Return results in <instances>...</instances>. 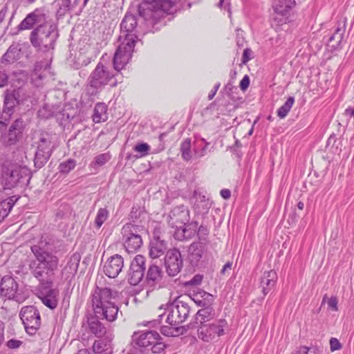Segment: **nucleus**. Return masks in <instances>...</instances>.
<instances>
[{
    "label": "nucleus",
    "mask_w": 354,
    "mask_h": 354,
    "mask_svg": "<svg viewBox=\"0 0 354 354\" xmlns=\"http://www.w3.org/2000/svg\"><path fill=\"white\" fill-rule=\"evenodd\" d=\"M31 251L35 259L30 261L29 270L39 281L37 288V297L46 307L54 310L57 308L59 301V290L53 288L59 259L39 245H34L31 247Z\"/></svg>",
    "instance_id": "nucleus-1"
},
{
    "label": "nucleus",
    "mask_w": 354,
    "mask_h": 354,
    "mask_svg": "<svg viewBox=\"0 0 354 354\" xmlns=\"http://www.w3.org/2000/svg\"><path fill=\"white\" fill-rule=\"evenodd\" d=\"M138 26V19L134 15L126 14L122 19L120 28L123 35L120 36V39L124 37L123 41L118 46L113 58V66L117 72H120L129 63L132 57L138 36L135 31Z\"/></svg>",
    "instance_id": "nucleus-2"
},
{
    "label": "nucleus",
    "mask_w": 354,
    "mask_h": 354,
    "mask_svg": "<svg viewBox=\"0 0 354 354\" xmlns=\"http://www.w3.org/2000/svg\"><path fill=\"white\" fill-rule=\"evenodd\" d=\"M117 291L110 288L96 286L91 296L93 312L103 315L109 322H114L117 319L119 307L111 300L117 297Z\"/></svg>",
    "instance_id": "nucleus-3"
},
{
    "label": "nucleus",
    "mask_w": 354,
    "mask_h": 354,
    "mask_svg": "<svg viewBox=\"0 0 354 354\" xmlns=\"http://www.w3.org/2000/svg\"><path fill=\"white\" fill-rule=\"evenodd\" d=\"M178 1H142L138 5L139 16L148 26L154 27L167 15L174 14Z\"/></svg>",
    "instance_id": "nucleus-4"
},
{
    "label": "nucleus",
    "mask_w": 354,
    "mask_h": 354,
    "mask_svg": "<svg viewBox=\"0 0 354 354\" xmlns=\"http://www.w3.org/2000/svg\"><path fill=\"white\" fill-rule=\"evenodd\" d=\"M58 35V31L55 25L43 23L37 26L31 32L30 41L35 48L47 52L54 49Z\"/></svg>",
    "instance_id": "nucleus-5"
},
{
    "label": "nucleus",
    "mask_w": 354,
    "mask_h": 354,
    "mask_svg": "<svg viewBox=\"0 0 354 354\" xmlns=\"http://www.w3.org/2000/svg\"><path fill=\"white\" fill-rule=\"evenodd\" d=\"M161 340L159 333L155 330L135 332L132 335L135 348L143 354H149V352L155 354L162 353L166 344Z\"/></svg>",
    "instance_id": "nucleus-6"
},
{
    "label": "nucleus",
    "mask_w": 354,
    "mask_h": 354,
    "mask_svg": "<svg viewBox=\"0 0 354 354\" xmlns=\"http://www.w3.org/2000/svg\"><path fill=\"white\" fill-rule=\"evenodd\" d=\"M145 229L142 225L127 223L121 230L122 241L124 248L129 253L138 251L142 245V235Z\"/></svg>",
    "instance_id": "nucleus-7"
},
{
    "label": "nucleus",
    "mask_w": 354,
    "mask_h": 354,
    "mask_svg": "<svg viewBox=\"0 0 354 354\" xmlns=\"http://www.w3.org/2000/svg\"><path fill=\"white\" fill-rule=\"evenodd\" d=\"M167 310L169 312L167 322L170 326H180L189 317L191 306L189 302L179 297L167 305Z\"/></svg>",
    "instance_id": "nucleus-8"
},
{
    "label": "nucleus",
    "mask_w": 354,
    "mask_h": 354,
    "mask_svg": "<svg viewBox=\"0 0 354 354\" xmlns=\"http://www.w3.org/2000/svg\"><path fill=\"white\" fill-rule=\"evenodd\" d=\"M117 74L111 73L102 62H99L90 74L87 80V86L94 89H100L111 82V86L115 87L118 82H111Z\"/></svg>",
    "instance_id": "nucleus-9"
},
{
    "label": "nucleus",
    "mask_w": 354,
    "mask_h": 354,
    "mask_svg": "<svg viewBox=\"0 0 354 354\" xmlns=\"http://www.w3.org/2000/svg\"><path fill=\"white\" fill-rule=\"evenodd\" d=\"M31 173L27 167L16 166L8 171L3 175L6 189L15 187H24L29 183Z\"/></svg>",
    "instance_id": "nucleus-10"
},
{
    "label": "nucleus",
    "mask_w": 354,
    "mask_h": 354,
    "mask_svg": "<svg viewBox=\"0 0 354 354\" xmlns=\"http://www.w3.org/2000/svg\"><path fill=\"white\" fill-rule=\"evenodd\" d=\"M227 326L225 319H220L212 323H203L198 324L197 328L198 337L203 342H209L216 337H221L225 334L224 329Z\"/></svg>",
    "instance_id": "nucleus-11"
},
{
    "label": "nucleus",
    "mask_w": 354,
    "mask_h": 354,
    "mask_svg": "<svg viewBox=\"0 0 354 354\" xmlns=\"http://www.w3.org/2000/svg\"><path fill=\"white\" fill-rule=\"evenodd\" d=\"M19 317L26 332L30 335L36 334L41 326V317L39 310L34 306H24L19 313Z\"/></svg>",
    "instance_id": "nucleus-12"
},
{
    "label": "nucleus",
    "mask_w": 354,
    "mask_h": 354,
    "mask_svg": "<svg viewBox=\"0 0 354 354\" xmlns=\"http://www.w3.org/2000/svg\"><path fill=\"white\" fill-rule=\"evenodd\" d=\"M53 148L50 136L48 133L41 134L35 154V167L41 169L46 165L52 155Z\"/></svg>",
    "instance_id": "nucleus-13"
},
{
    "label": "nucleus",
    "mask_w": 354,
    "mask_h": 354,
    "mask_svg": "<svg viewBox=\"0 0 354 354\" xmlns=\"http://www.w3.org/2000/svg\"><path fill=\"white\" fill-rule=\"evenodd\" d=\"M103 316L94 312L87 313L82 321V328L97 338L102 337L106 333V328L100 322V319L105 320Z\"/></svg>",
    "instance_id": "nucleus-14"
},
{
    "label": "nucleus",
    "mask_w": 354,
    "mask_h": 354,
    "mask_svg": "<svg viewBox=\"0 0 354 354\" xmlns=\"http://www.w3.org/2000/svg\"><path fill=\"white\" fill-rule=\"evenodd\" d=\"M164 263L166 272L169 277H175L183 268V259L180 250L176 248L167 250Z\"/></svg>",
    "instance_id": "nucleus-15"
},
{
    "label": "nucleus",
    "mask_w": 354,
    "mask_h": 354,
    "mask_svg": "<svg viewBox=\"0 0 354 354\" xmlns=\"http://www.w3.org/2000/svg\"><path fill=\"white\" fill-rule=\"evenodd\" d=\"M168 225L176 230L183 227L189 221V210L184 205L174 207L167 218Z\"/></svg>",
    "instance_id": "nucleus-16"
},
{
    "label": "nucleus",
    "mask_w": 354,
    "mask_h": 354,
    "mask_svg": "<svg viewBox=\"0 0 354 354\" xmlns=\"http://www.w3.org/2000/svg\"><path fill=\"white\" fill-rule=\"evenodd\" d=\"M145 261L144 256L138 254L131 261L129 272V283L132 286L138 285L145 276Z\"/></svg>",
    "instance_id": "nucleus-17"
},
{
    "label": "nucleus",
    "mask_w": 354,
    "mask_h": 354,
    "mask_svg": "<svg viewBox=\"0 0 354 354\" xmlns=\"http://www.w3.org/2000/svg\"><path fill=\"white\" fill-rule=\"evenodd\" d=\"M18 291V283L15 279L9 275L4 276L0 283V294L2 297L8 299L21 301V297Z\"/></svg>",
    "instance_id": "nucleus-18"
},
{
    "label": "nucleus",
    "mask_w": 354,
    "mask_h": 354,
    "mask_svg": "<svg viewBox=\"0 0 354 354\" xmlns=\"http://www.w3.org/2000/svg\"><path fill=\"white\" fill-rule=\"evenodd\" d=\"M188 261L193 267H198L207 252V245L202 241L193 242L188 248Z\"/></svg>",
    "instance_id": "nucleus-19"
},
{
    "label": "nucleus",
    "mask_w": 354,
    "mask_h": 354,
    "mask_svg": "<svg viewBox=\"0 0 354 354\" xmlns=\"http://www.w3.org/2000/svg\"><path fill=\"white\" fill-rule=\"evenodd\" d=\"M272 8L274 11V21L281 25L289 21L292 8L295 6L296 1H274Z\"/></svg>",
    "instance_id": "nucleus-20"
},
{
    "label": "nucleus",
    "mask_w": 354,
    "mask_h": 354,
    "mask_svg": "<svg viewBox=\"0 0 354 354\" xmlns=\"http://www.w3.org/2000/svg\"><path fill=\"white\" fill-rule=\"evenodd\" d=\"M46 21V15L42 9H36L29 13L26 18L22 20L17 26V31L12 35H17L19 31L30 29L35 24L41 23Z\"/></svg>",
    "instance_id": "nucleus-21"
},
{
    "label": "nucleus",
    "mask_w": 354,
    "mask_h": 354,
    "mask_svg": "<svg viewBox=\"0 0 354 354\" xmlns=\"http://www.w3.org/2000/svg\"><path fill=\"white\" fill-rule=\"evenodd\" d=\"M164 272L162 268L155 264H151L147 271L146 283L152 290L162 287Z\"/></svg>",
    "instance_id": "nucleus-22"
},
{
    "label": "nucleus",
    "mask_w": 354,
    "mask_h": 354,
    "mask_svg": "<svg viewBox=\"0 0 354 354\" xmlns=\"http://www.w3.org/2000/svg\"><path fill=\"white\" fill-rule=\"evenodd\" d=\"M124 266V259L120 254H114L109 257L104 266V272L109 278L118 276Z\"/></svg>",
    "instance_id": "nucleus-23"
},
{
    "label": "nucleus",
    "mask_w": 354,
    "mask_h": 354,
    "mask_svg": "<svg viewBox=\"0 0 354 354\" xmlns=\"http://www.w3.org/2000/svg\"><path fill=\"white\" fill-rule=\"evenodd\" d=\"M167 248V242L162 239L160 231L155 230L153 239L149 244V256L152 259H156L164 254Z\"/></svg>",
    "instance_id": "nucleus-24"
},
{
    "label": "nucleus",
    "mask_w": 354,
    "mask_h": 354,
    "mask_svg": "<svg viewBox=\"0 0 354 354\" xmlns=\"http://www.w3.org/2000/svg\"><path fill=\"white\" fill-rule=\"evenodd\" d=\"M214 309L212 306L203 307L198 310L194 316V320L187 324V327L189 329L196 328L198 324L207 323L214 318Z\"/></svg>",
    "instance_id": "nucleus-25"
},
{
    "label": "nucleus",
    "mask_w": 354,
    "mask_h": 354,
    "mask_svg": "<svg viewBox=\"0 0 354 354\" xmlns=\"http://www.w3.org/2000/svg\"><path fill=\"white\" fill-rule=\"evenodd\" d=\"M24 122L21 118H17L10 127L7 136L6 142L8 145H15L19 141L22 136L24 129Z\"/></svg>",
    "instance_id": "nucleus-26"
},
{
    "label": "nucleus",
    "mask_w": 354,
    "mask_h": 354,
    "mask_svg": "<svg viewBox=\"0 0 354 354\" xmlns=\"http://www.w3.org/2000/svg\"><path fill=\"white\" fill-rule=\"evenodd\" d=\"M198 227V223L197 221H188L182 228L180 227L175 230L174 237L180 241L191 239L196 234Z\"/></svg>",
    "instance_id": "nucleus-27"
},
{
    "label": "nucleus",
    "mask_w": 354,
    "mask_h": 354,
    "mask_svg": "<svg viewBox=\"0 0 354 354\" xmlns=\"http://www.w3.org/2000/svg\"><path fill=\"white\" fill-rule=\"evenodd\" d=\"M21 48L19 44H12L0 59V68L15 63L20 58Z\"/></svg>",
    "instance_id": "nucleus-28"
},
{
    "label": "nucleus",
    "mask_w": 354,
    "mask_h": 354,
    "mask_svg": "<svg viewBox=\"0 0 354 354\" xmlns=\"http://www.w3.org/2000/svg\"><path fill=\"white\" fill-rule=\"evenodd\" d=\"M277 280V272L272 270L265 271L261 277L260 286L263 296L267 295L274 288Z\"/></svg>",
    "instance_id": "nucleus-29"
},
{
    "label": "nucleus",
    "mask_w": 354,
    "mask_h": 354,
    "mask_svg": "<svg viewBox=\"0 0 354 354\" xmlns=\"http://www.w3.org/2000/svg\"><path fill=\"white\" fill-rule=\"evenodd\" d=\"M189 300L190 303L193 301L198 306L206 307L213 305L214 297L212 294L203 290H200L194 293L193 297H190Z\"/></svg>",
    "instance_id": "nucleus-30"
},
{
    "label": "nucleus",
    "mask_w": 354,
    "mask_h": 354,
    "mask_svg": "<svg viewBox=\"0 0 354 354\" xmlns=\"http://www.w3.org/2000/svg\"><path fill=\"white\" fill-rule=\"evenodd\" d=\"M147 211L144 206L138 204L133 205L129 214V219L134 224L142 225V223L147 218Z\"/></svg>",
    "instance_id": "nucleus-31"
},
{
    "label": "nucleus",
    "mask_w": 354,
    "mask_h": 354,
    "mask_svg": "<svg viewBox=\"0 0 354 354\" xmlns=\"http://www.w3.org/2000/svg\"><path fill=\"white\" fill-rule=\"evenodd\" d=\"M165 149L164 145L160 144L158 149L155 151L150 152L151 147L146 142H138L133 147V149L137 153L133 156L134 160L145 157L150 153H156Z\"/></svg>",
    "instance_id": "nucleus-32"
},
{
    "label": "nucleus",
    "mask_w": 354,
    "mask_h": 354,
    "mask_svg": "<svg viewBox=\"0 0 354 354\" xmlns=\"http://www.w3.org/2000/svg\"><path fill=\"white\" fill-rule=\"evenodd\" d=\"M17 102L13 100L12 97L5 92V97H4V103L3 108V116L4 117V120H9L11 115L14 113L15 107L17 105Z\"/></svg>",
    "instance_id": "nucleus-33"
},
{
    "label": "nucleus",
    "mask_w": 354,
    "mask_h": 354,
    "mask_svg": "<svg viewBox=\"0 0 354 354\" xmlns=\"http://www.w3.org/2000/svg\"><path fill=\"white\" fill-rule=\"evenodd\" d=\"M189 328L187 327V325L185 326H163L160 328V332L162 335L167 337H174L178 335H183L185 333Z\"/></svg>",
    "instance_id": "nucleus-34"
},
{
    "label": "nucleus",
    "mask_w": 354,
    "mask_h": 354,
    "mask_svg": "<svg viewBox=\"0 0 354 354\" xmlns=\"http://www.w3.org/2000/svg\"><path fill=\"white\" fill-rule=\"evenodd\" d=\"M106 111L107 106L104 103H97L95 106L92 116L93 122L99 123L102 121H105L107 119Z\"/></svg>",
    "instance_id": "nucleus-35"
},
{
    "label": "nucleus",
    "mask_w": 354,
    "mask_h": 354,
    "mask_svg": "<svg viewBox=\"0 0 354 354\" xmlns=\"http://www.w3.org/2000/svg\"><path fill=\"white\" fill-rule=\"evenodd\" d=\"M111 342V339L106 337L104 339H100L95 340L93 345V352L95 354H101L108 349V346Z\"/></svg>",
    "instance_id": "nucleus-36"
},
{
    "label": "nucleus",
    "mask_w": 354,
    "mask_h": 354,
    "mask_svg": "<svg viewBox=\"0 0 354 354\" xmlns=\"http://www.w3.org/2000/svg\"><path fill=\"white\" fill-rule=\"evenodd\" d=\"M295 102V97L290 96L288 97L285 103L278 109L277 113L280 118H284L290 111Z\"/></svg>",
    "instance_id": "nucleus-37"
},
{
    "label": "nucleus",
    "mask_w": 354,
    "mask_h": 354,
    "mask_svg": "<svg viewBox=\"0 0 354 354\" xmlns=\"http://www.w3.org/2000/svg\"><path fill=\"white\" fill-rule=\"evenodd\" d=\"M180 152L182 158L185 161H189L192 158L191 153V139L186 138L180 144Z\"/></svg>",
    "instance_id": "nucleus-38"
},
{
    "label": "nucleus",
    "mask_w": 354,
    "mask_h": 354,
    "mask_svg": "<svg viewBox=\"0 0 354 354\" xmlns=\"http://www.w3.org/2000/svg\"><path fill=\"white\" fill-rule=\"evenodd\" d=\"M345 32V24L341 26V24H339L337 27L336 28L334 33L330 37L329 41L332 42L333 41H336V47H338L343 39L344 34Z\"/></svg>",
    "instance_id": "nucleus-39"
},
{
    "label": "nucleus",
    "mask_w": 354,
    "mask_h": 354,
    "mask_svg": "<svg viewBox=\"0 0 354 354\" xmlns=\"http://www.w3.org/2000/svg\"><path fill=\"white\" fill-rule=\"evenodd\" d=\"M109 217V211L106 208H100L95 218V226L100 229Z\"/></svg>",
    "instance_id": "nucleus-40"
},
{
    "label": "nucleus",
    "mask_w": 354,
    "mask_h": 354,
    "mask_svg": "<svg viewBox=\"0 0 354 354\" xmlns=\"http://www.w3.org/2000/svg\"><path fill=\"white\" fill-rule=\"evenodd\" d=\"M209 230L207 226L203 225H201L198 226L196 234L198 241H202L205 243V245H207L209 243L208 236H209Z\"/></svg>",
    "instance_id": "nucleus-41"
},
{
    "label": "nucleus",
    "mask_w": 354,
    "mask_h": 354,
    "mask_svg": "<svg viewBox=\"0 0 354 354\" xmlns=\"http://www.w3.org/2000/svg\"><path fill=\"white\" fill-rule=\"evenodd\" d=\"M76 166V161L73 159H68L65 162H63L59 165V172L63 174H68L73 170Z\"/></svg>",
    "instance_id": "nucleus-42"
},
{
    "label": "nucleus",
    "mask_w": 354,
    "mask_h": 354,
    "mask_svg": "<svg viewBox=\"0 0 354 354\" xmlns=\"http://www.w3.org/2000/svg\"><path fill=\"white\" fill-rule=\"evenodd\" d=\"M77 3V1H73V3L72 1H63L57 11V15L59 17H63L66 12L71 11Z\"/></svg>",
    "instance_id": "nucleus-43"
},
{
    "label": "nucleus",
    "mask_w": 354,
    "mask_h": 354,
    "mask_svg": "<svg viewBox=\"0 0 354 354\" xmlns=\"http://www.w3.org/2000/svg\"><path fill=\"white\" fill-rule=\"evenodd\" d=\"M6 92L10 96V97H12L13 100L17 102V104H19L23 102L24 93L22 88H18L17 89H13L11 91L7 90Z\"/></svg>",
    "instance_id": "nucleus-44"
},
{
    "label": "nucleus",
    "mask_w": 354,
    "mask_h": 354,
    "mask_svg": "<svg viewBox=\"0 0 354 354\" xmlns=\"http://www.w3.org/2000/svg\"><path fill=\"white\" fill-rule=\"evenodd\" d=\"M38 115L41 118L48 119L53 116H55V111H53L48 104H45L38 111Z\"/></svg>",
    "instance_id": "nucleus-45"
},
{
    "label": "nucleus",
    "mask_w": 354,
    "mask_h": 354,
    "mask_svg": "<svg viewBox=\"0 0 354 354\" xmlns=\"http://www.w3.org/2000/svg\"><path fill=\"white\" fill-rule=\"evenodd\" d=\"M110 159V156L108 153H102L95 158L94 161L91 162L93 167L102 166Z\"/></svg>",
    "instance_id": "nucleus-46"
},
{
    "label": "nucleus",
    "mask_w": 354,
    "mask_h": 354,
    "mask_svg": "<svg viewBox=\"0 0 354 354\" xmlns=\"http://www.w3.org/2000/svg\"><path fill=\"white\" fill-rule=\"evenodd\" d=\"M23 344V342L21 340L10 339L6 343V346L9 349H17Z\"/></svg>",
    "instance_id": "nucleus-47"
},
{
    "label": "nucleus",
    "mask_w": 354,
    "mask_h": 354,
    "mask_svg": "<svg viewBox=\"0 0 354 354\" xmlns=\"http://www.w3.org/2000/svg\"><path fill=\"white\" fill-rule=\"evenodd\" d=\"M330 348L332 352L340 350L342 348V344L335 337H331L329 341Z\"/></svg>",
    "instance_id": "nucleus-48"
},
{
    "label": "nucleus",
    "mask_w": 354,
    "mask_h": 354,
    "mask_svg": "<svg viewBox=\"0 0 354 354\" xmlns=\"http://www.w3.org/2000/svg\"><path fill=\"white\" fill-rule=\"evenodd\" d=\"M12 209V207L6 200L0 203V210L3 211L4 216H8Z\"/></svg>",
    "instance_id": "nucleus-49"
},
{
    "label": "nucleus",
    "mask_w": 354,
    "mask_h": 354,
    "mask_svg": "<svg viewBox=\"0 0 354 354\" xmlns=\"http://www.w3.org/2000/svg\"><path fill=\"white\" fill-rule=\"evenodd\" d=\"M234 90H237V88L234 86L233 83L232 82H228V83L225 86L224 91L225 95L232 98V93Z\"/></svg>",
    "instance_id": "nucleus-50"
},
{
    "label": "nucleus",
    "mask_w": 354,
    "mask_h": 354,
    "mask_svg": "<svg viewBox=\"0 0 354 354\" xmlns=\"http://www.w3.org/2000/svg\"><path fill=\"white\" fill-rule=\"evenodd\" d=\"M327 304H328V308H330L331 310H333L334 311L338 310V306H337L338 300L336 297H331L328 299Z\"/></svg>",
    "instance_id": "nucleus-51"
},
{
    "label": "nucleus",
    "mask_w": 354,
    "mask_h": 354,
    "mask_svg": "<svg viewBox=\"0 0 354 354\" xmlns=\"http://www.w3.org/2000/svg\"><path fill=\"white\" fill-rule=\"evenodd\" d=\"M203 278V275L196 274L187 282V284L190 286L199 285L201 283Z\"/></svg>",
    "instance_id": "nucleus-52"
},
{
    "label": "nucleus",
    "mask_w": 354,
    "mask_h": 354,
    "mask_svg": "<svg viewBox=\"0 0 354 354\" xmlns=\"http://www.w3.org/2000/svg\"><path fill=\"white\" fill-rule=\"evenodd\" d=\"M55 117L62 120H69L71 118H73V116H71L68 113H67V110L66 109H63L62 111L56 113Z\"/></svg>",
    "instance_id": "nucleus-53"
},
{
    "label": "nucleus",
    "mask_w": 354,
    "mask_h": 354,
    "mask_svg": "<svg viewBox=\"0 0 354 354\" xmlns=\"http://www.w3.org/2000/svg\"><path fill=\"white\" fill-rule=\"evenodd\" d=\"M250 86V77L248 75H245L243 79L241 80L239 84L240 88L245 91Z\"/></svg>",
    "instance_id": "nucleus-54"
},
{
    "label": "nucleus",
    "mask_w": 354,
    "mask_h": 354,
    "mask_svg": "<svg viewBox=\"0 0 354 354\" xmlns=\"http://www.w3.org/2000/svg\"><path fill=\"white\" fill-rule=\"evenodd\" d=\"M251 54H252V50L250 48H245L243 50L242 60H241L243 64H245L251 59V57H250Z\"/></svg>",
    "instance_id": "nucleus-55"
},
{
    "label": "nucleus",
    "mask_w": 354,
    "mask_h": 354,
    "mask_svg": "<svg viewBox=\"0 0 354 354\" xmlns=\"http://www.w3.org/2000/svg\"><path fill=\"white\" fill-rule=\"evenodd\" d=\"M216 7L219 8L220 9H224L227 10V12L229 13V16L231 15V11H230V1H218V3H216Z\"/></svg>",
    "instance_id": "nucleus-56"
},
{
    "label": "nucleus",
    "mask_w": 354,
    "mask_h": 354,
    "mask_svg": "<svg viewBox=\"0 0 354 354\" xmlns=\"http://www.w3.org/2000/svg\"><path fill=\"white\" fill-rule=\"evenodd\" d=\"M8 82V75L5 71H0V88L7 85Z\"/></svg>",
    "instance_id": "nucleus-57"
},
{
    "label": "nucleus",
    "mask_w": 354,
    "mask_h": 354,
    "mask_svg": "<svg viewBox=\"0 0 354 354\" xmlns=\"http://www.w3.org/2000/svg\"><path fill=\"white\" fill-rule=\"evenodd\" d=\"M202 142L205 144V146H203L202 147V149H200V150H196V149L195 150V154L198 158L203 157V156H204L205 155L206 150H207V147L209 145V143L207 142L205 139H202Z\"/></svg>",
    "instance_id": "nucleus-58"
},
{
    "label": "nucleus",
    "mask_w": 354,
    "mask_h": 354,
    "mask_svg": "<svg viewBox=\"0 0 354 354\" xmlns=\"http://www.w3.org/2000/svg\"><path fill=\"white\" fill-rule=\"evenodd\" d=\"M220 86H221V83L220 82H218V83H216L214 85L213 89L210 91V93L208 95V100H212L214 98V97L215 96V95H216L217 91L218 90Z\"/></svg>",
    "instance_id": "nucleus-59"
},
{
    "label": "nucleus",
    "mask_w": 354,
    "mask_h": 354,
    "mask_svg": "<svg viewBox=\"0 0 354 354\" xmlns=\"http://www.w3.org/2000/svg\"><path fill=\"white\" fill-rule=\"evenodd\" d=\"M220 194H221V196L224 199H229L231 196V191L228 189H223L221 190Z\"/></svg>",
    "instance_id": "nucleus-60"
},
{
    "label": "nucleus",
    "mask_w": 354,
    "mask_h": 354,
    "mask_svg": "<svg viewBox=\"0 0 354 354\" xmlns=\"http://www.w3.org/2000/svg\"><path fill=\"white\" fill-rule=\"evenodd\" d=\"M19 196H12L5 200L13 207V206L15 205L16 202L19 200Z\"/></svg>",
    "instance_id": "nucleus-61"
},
{
    "label": "nucleus",
    "mask_w": 354,
    "mask_h": 354,
    "mask_svg": "<svg viewBox=\"0 0 354 354\" xmlns=\"http://www.w3.org/2000/svg\"><path fill=\"white\" fill-rule=\"evenodd\" d=\"M232 262H227L223 267V268L221 269V274H225V272L228 270H231L232 269Z\"/></svg>",
    "instance_id": "nucleus-62"
},
{
    "label": "nucleus",
    "mask_w": 354,
    "mask_h": 354,
    "mask_svg": "<svg viewBox=\"0 0 354 354\" xmlns=\"http://www.w3.org/2000/svg\"><path fill=\"white\" fill-rule=\"evenodd\" d=\"M8 11L7 6H4V7L0 10V24L3 21L5 18V16Z\"/></svg>",
    "instance_id": "nucleus-63"
},
{
    "label": "nucleus",
    "mask_w": 354,
    "mask_h": 354,
    "mask_svg": "<svg viewBox=\"0 0 354 354\" xmlns=\"http://www.w3.org/2000/svg\"><path fill=\"white\" fill-rule=\"evenodd\" d=\"M309 350L310 348L307 346H301L297 352V354H308Z\"/></svg>",
    "instance_id": "nucleus-64"
}]
</instances>
